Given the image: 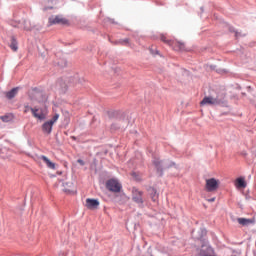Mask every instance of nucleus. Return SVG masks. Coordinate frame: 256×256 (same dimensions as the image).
Segmentation results:
<instances>
[{
	"label": "nucleus",
	"mask_w": 256,
	"mask_h": 256,
	"mask_svg": "<svg viewBox=\"0 0 256 256\" xmlns=\"http://www.w3.org/2000/svg\"><path fill=\"white\" fill-rule=\"evenodd\" d=\"M152 163H153L154 167L156 168L159 177H163V172L165 171V169H171V167H175V169L179 168V166L176 165L175 162H173L169 159L161 160L155 156L152 159Z\"/></svg>",
	"instance_id": "f257e3e1"
},
{
	"label": "nucleus",
	"mask_w": 256,
	"mask_h": 256,
	"mask_svg": "<svg viewBox=\"0 0 256 256\" xmlns=\"http://www.w3.org/2000/svg\"><path fill=\"white\" fill-rule=\"evenodd\" d=\"M201 107L205 105H209L210 107H225L227 105V100L225 99V96L223 95H209L205 96L202 101L200 102Z\"/></svg>",
	"instance_id": "f03ea898"
},
{
	"label": "nucleus",
	"mask_w": 256,
	"mask_h": 256,
	"mask_svg": "<svg viewBox=\"0 0 256 256\" xmlns=\"http://www.w3.org/2000/svg\"><path fill=\"white\" fill-rule=\"evenodd\" d=\"M106 189L111 193H121V189H123V185L119 183V180L115 178H111L106 182Z\"/></svg>",
	"instance_id": "7ed1b4c3"
},
{
	"label": "nucleus",
	"mask_w": 256,
	"mask_h": 256,
	"mask_svg": "<svg viewBox=\"0 0 256 256\" xmlns=\"http://www.w3.org/2000/svg\"><path fill=\"white\" fill-rule=\"evenodd\" d=\"M161 41H163V43H166L167 45L172 47L174 51H185L184 43L167 40V37H165L164 35L161 36Z\"/></svg>",
	"instance_id": "20e7f679"
},
{
	"label": "nucleus",
	"mask_w": 256,
	"mask_h": 256,
	"mask_svg": "<svg viewBox=\"0 0 256 256\" xmlns=\"http://www.w3.org/2000/svg\"><path fill=\"white\" fill-rule=\"evenodd\" d=\"M206 191L208 193H213V191H217L219 189V180L215 178H209L206 180Z\"/></svg>",
	"instance_id": "39448f33"
},
{
	"label": "nucleus",
	"mask_w": 256,
	"mask_h": 256,
	"mask_svg": "<svg viewBox=\"0 0 256 256\" xmlns=\"http://www.w3.org/2000/svg\"><path fill=\"white\" fill-rule=\"evenodd\" d=\"M49 25H67L69 23V20L66 18H63V16L57 15V16H51L48 19Z\"/></svg>",
	"instance_id": "423d86ee"
},
{
	"label": "nucleus",
	"mask_w": 256,
	"mask_h": 256,
	"mask_svg": "<svg viewBox=\"0 0 256 256\" xmlns=\"http://www.w3.org/2000/svg\"><path fill=\"white\" fill-rule=\"evenodd\" d=\"M33 97L38 103H45V101H47V96L45 95V92L37 88H34Z\"/></svg>",
	"instance_id": "0eeeda50"
},
{
	"label": "nucleus",
	"mask_w": 256,
	"mask_h": 256,
	"mask_svg": "<svg viewBox=\"0 0 256 256\" xmlns=\"http://www.w3.org/2000/svg\"><path fill=\"white\" fill-rule=\"evenodd\" d=\"M132 201H134V203H137L138 205L142 206L143 205V191L134 189L132 191Z\"/></svg>",
	"instance_id": "6e6552de"
},
{
	"label": "nucleus",
	"mask_w": 256,
	"mask_h": 256,
	"mask_svg": "<svg viewBox=\"0 0 256 256\" xmlns=\"http://www.w3.org/2000/svg\"><path fill=\"white\" fill-rule=\"evenodd\" d=\"M40 111V112H39ZM31 113L35 119H39V121H45L46 116L45 113H43V110H39V108L34 107L31 109Z\"/></svg>",
	"instance_id": "1a4fd4ad"
},
{
	"label": "nucleus",
	"mask_w": 256,
	"mask_h": 256,
	"mask_svg": "<svg viewBox=\"0 0 256 256\" xmlns=\"http://www.w3.org/2000/svg\"><path fill=\"white\" fill-rule=\"evenodd\" d=\"M99 200L93 198L86 199V207L87 209H98L99 208Z\"/></svg>",
	"instance_id": "9d476101"
},
{
	"label": "nucleus",
	"mask_w": 256,
	"mask_h": 256,
	"mask_svg": "<svg viewBox=\"0 0 256 256\" xmlns=\"http://www.w3.org/2000/svg\"><path fill=\"white\" fill-rule=\"evenodd\" d=\"M56 87L61 93H65L67 91V83L65 82V80H63V78H60L56 82Z\"/></svg>",
	"instance_id": "9b49d317"
},
{
	"label": "nucleus",
	"mask_w": 256,
	"mask_h": 256,
	"mask_svg": "<svg viewBox=\"0 0 256 256\" xmlns=\"http://www.w3.org/2000/svg\"><path fill=\"white\" fill-rule=\"evenodd\" d=\"M40 159L43 160V162L46 164V166L48 167V169H53V170L57 169V164H55V163H53L51 160H49V159L47 158V156L42 155V156L40 157Z\"/></svg>",
	"instance_id": "f8f14e48"
},
{
	"label": "nucleus",
	"mask_w": 256,
	"mask_h": 256,
	"mask_svg": "<svg viewBox=\"0 0 256 256\" xmlns=\"http://www.w3.org/2000/svg\"><path fill=\"white\" fill-rule=\"evenodd\" d=\"M148 193L154 203H157V200L159 199V193L157 192V189L150 187L148 189Z\"/></svg>",
	"instance_id": "ddd939ff"
},
{
	"label": "nucleus",
	"mask_w": 256,
	"mask_h": 256,
	"mask_svg": "<svg viewBox=\"0 0 256 256\" xmlns=\"http://www.w3.org/2000/svg\"><path fill=\"white\" fill-rule=\"evenodd\" d=\"M42 131H43V133H45L46 135H51V132L53 131V124H50L49 121H46V122L42 125Z\"/></svg>",
	"instance_id": "4468645a"
},
{
	"label": "nucleus",
	"mask_w": 256,
	"mask_h": 256,
	"mask_svg": "<svg viewBox=\"0 0 256 256\" xmlns=\"http://www.w3.org/2000/svg\"><path fill=\"white\" fill-rule=\"evenodd\" d=\"M9 47L12 49V51H18L19 42H17V38H15V36H11Z\"/></svg>",
	"instance_id": "2eb2a0df"
},
{
	"label": "nucleus",
	"mask_w": 256,
	"mask_h": 256,
	"mask_svg": "<svg viewBox=\"0 0 256 256\" xmlns=\"http://www.w3.org/2000/svg\"><path fill=\"white\" fill-rule=\"evenodd\" d=\"M237 222L239 225H242V227H249L253 223V220L249 218H237Z\"/></svg>",
	"instance_id": "dca6fc26"
},
{
	"label": "nucleus",
	"mask_w": 256,
	"mask_h": 256,
	"mask_svg": "<svg viewBox=\"0 0 256 256\" xmlns=\"http://www.w3.org/2000/svg\"><path fill=\"white\" fill-rule=\"evenodd\" d=\"M17 93H19V87L11 89L10 91L6 92V99H14V97L17 96Z\"/></svg>",
	"instance_id": "f3484780"
},
{
	"label": "nucleus",
	"mask_w": 256,
	"mask_h": 256,
	"mask_svg": "<svg viewBox=\"0 0 256 256\" xmlns=\"http://www.w3.org/2000/svg\"><path fill=\"white\" fill-rule=\"evenodd\" d=\"M236 187H238V189H245V187H247V183L245 182V178L243 177H239L236 179Z\"/></svg>",
	"instance_id": "a211bd4d"
},
{
	"label": "nucleus",
	"mask_w": 256,
	"mask_h": 256,
	"mask_svg": "<svg viewBox=\"0 0 256 256\" xmlns=\"http://www.w3.org/2000/svg\"><path fill=\"white\" fill-rule=\"evenodd\" d=\"M34 27H35V25L31 24V21H29V20L23 21V30L24 31H31V29H33Z\"/></svg>",
	"instance_id": "6ab92c4d"
},
{
	"label": "nucleus",
	"mask_w": 256,
	"mask_h": 256,
	"mask_svg": "<svg viewBox=\"0 0 256 256\" xmlns=\"http://www.w3.org/2000/svg\"><path fill=\"white\" fill-rule=\"evenodd\" d=\"M0 119L4 122V123H9L10 121H13V115L11 114H6L4 116H1Z\"/></svg>",
	"instance_id": "aec40b11"
},
{
	"label": "nucleus",
	"mask_w": 256,
	"mask_h": 256,
	"mask_svg": "<svg viewBox=\"0 0 256 256\" xmlns=\"http://www.w3.org/2000/svg\"><path fill=\"white\" fill-rule=\"evenodd\" d=\"M111 129L112 131H117V129H125V126H123L120 121L118 124H112Z\"/></svg>",
	"instance_id": "412c9836"
},
{
	"label": "nucleus",
	"mask_w": 256,
	"mask_h": 256,
	"mask_svg": "<svg viewBox=\"0 0 256 256\" xmlns=\"http://www.w3.org/2000/svg\"><path fill=\"white\" fill-rule=\"evenodd\" d=\"M115 45H129V39H121L115 42Z\"/></svg>",
	"instance_id": "4be33fe9"
},
{
	"label": "nucleus",
	"mask_w": 256,
	"mask_h": 256,
	"mask_svg": "<svg viewBox=\"0 0 256 256\" xmlns=\"http://www.w3.org/2000/svg\"><path fill=\"white\" fill-rule=\"evenodd\" d=\"M59 120V114L56 113L54 114V116L52 117V119L48 120V122L52 125H55V123H57V121Z\"/></svg>",
	"instance_id": "5701e85b"
},
{
	"label": "nucleus",
	"mask_w": 256,
	"mask_h": 256,
	"mask_svg": "<svg viewBox=\"0 0 256 256\" xmlns=\"http://www.w3.org/2000/svg\"><path fill=\"white\" fill-rule=\"evenodd\" d=\"M58 67H67V60L58 61Z\"/></svg>",
	"instance_id": "b1692460"
},
{
	"label": "nucleus",
	"mask_w": 256,
	"mask_h": 256,
	"mask_svg": "<svg viewBox=\"0 0 256 256\" xmlns=\"http://www.w3.org/2000/svg\"><path fill=\"white\" fill-rule=\"evenodd\" d=\"M229 31H230V33H235L236 37H239V32H237L234 27L229 26Z\"/></svg>",
	"instance_id": "393cba45"
},
{
	"label": "nucleus",
	"mask_w": 256,
	"mask_h": 256,
	"mask_svg": "<svg viewBox=\"0 0 256 256\" xmlns=\"http://www.w3.org/2000/svg\"><path fill=\"white\" fill-rule=\"evenodd\" d=\"M31 109H33V107H31L29 105H25L24 106V113H29V111H31Z\"/></svg>",
	"instance_id": "a878e982"
},
{
	"label": "nucleus",
	"mask_w": 256,
	"mask_h": 256,
	"mask_svg": "<svg viewBox=\"0 0 256 256\" xmlns=\"http://www.w3.org/2000/svg\"><path fill=\"white\" fill-rule=\"evenodd\" d=\"M71 185H73V183H71V182H64L63 183V187H71Z\"/></svg>",
	"instance_id": "bb28decb"
},
{
	"label": "nucleus",
	"mask_w": 256,
	"mask_h": 256,
	"mask_svg": "<svg viewBox=\"0 0 256 256\" xmlns=\"http://www.w3.org/2000/svg\"><path fill=\"white\" fill-rule=\"evenodd\" d=\"M77 163H79V165H81L83 167V165H85V161H83L82 159H78Z\"/></svg>",
	"instance_id": "cd10ccee"
},
{
	"label": "nucleus",
	"mask_w": 256,
	"mask_h": 256,
	"mask_svg": "<svg viewBox=\"0 0 256 256\" xmlns=\"http://www.w3.org/2000/svg\"><path fill=\"white\" fill-rule=\"evenodd\" d=\"M49 9H53V7H45L44 11H49Z\"/></svg>",
	"instance_id": "c85d7f7f"
},
{
	"label": "nucleus",
	"mask_w": 256,
	"mask_h": 256,
	"mask_svg": "<svg viewBox=\"0 0 256 256\" xmlns=\"http://www.w3.org/2000/svg\"><path fill=\"white\" fill-rule=\"evenodd\" d=\"M209 203H213V201H215V198H210L208 199Z\"/></svg>",
	"instance_id": "c756f323"
},
{
	"label": "nucleus",
	"mask_w": 256,
	"mask_h": 256,
	"mask_svg": "<svg viewBox=\"0 0 256 256\" xmlns=\"http://www.w3.org/2000/svg\"><path fill=\"white\" fill-rule=\"evenodd\" d=\"M216 71H217V73H222V72L225 71V70L218 69V70H216Z\"/></svg>",
	"instance_id": "7c9ffc66"
},
{
	"label": "nucleus",
	"mask_w": 256,
	"mask_h": 256,
	"mask_svg": "<svg viewBox=\"0 0 256 256\" xmlns=\"http://www.w3.org/2000/svg\"><path fill=\"white\" fill-rule=\"evenodd\" d=\"M202 233H203L204 235H206V234H207V230L203 229V230H202Z\"/></svg>",
	"instance_id": "2f4dec72"
},
{
	"label": "nucleus",
	"mask_w": 256,
	"mask_h": 256,
	"mask_svg": "<svg viewBox=\"0 0 256 256\" xmlns=\"http://www.w3.org/2000/svg\"><path fill=\"white\" fill-rule=\"evenodd\" d=\"M215 67H216V66H213V65H212V66H210V69L215 70Z\"/></svg>",
	"instance_id": "473e14b6"
},
{
	"label": "nucleus",
	"mask_w": 256,
	"mask_h": 256,
	"mask_svg": "<svg viewBox=\"0 0 256 256\" xmlns=\"http://www.w3.org/2000/svg\"><path fill=\"white\" fill-rule=\"evenodd\" d=\"M124 123H125V125H127V124H128V122H127V121H124Z\"/></svg>",
	"instance_id": "72a5a7b5"
},
{
	"label": "nucleus",
	"mask_w": 256,
	"mask_h": 256,
	"mask_svg": "<svg viewBox=\"0 0 256 256\" xmlns=\"http://www.w3.org/2000/svg\"><path fill=\"white\" fill-rule=\"evenodd\" d=\"M72 139H74V140H75V139H76V138H75V136H73V137H72Z\"/></svg>",
	"instance_id": "f704fd0d"
},
{
	"label": "nucleus",
	"mask_w": 256,
	"mask_h": 256,
	"mask_svg": "<svg viewBox=\"0 0 256 256\" xmlns=\"http://www.w3.org/2000/svg\"><path fill=\"white\" fill-rule=\"evenodd\" d=\"M242 155H247V153H242Z\"/></svg>",
	"instance_id": "c9c22d12"
},
{
	"label": "nucleus",
	"mask_w": 256,
	"mask_h": 256,
	"mask_svg": "<svg viewBox=\"0 0 256 256\" xmlns=\"http://www.w3.org/2000/svg\"><path fill=\"white\" fill-rule=\"evenodd\" d=\"M123 195V197H125V194H122Z\"/></svg>",
	"instance_id": "e433bc0d"
}]
</instances>
